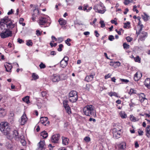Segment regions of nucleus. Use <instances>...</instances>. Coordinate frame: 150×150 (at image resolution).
Listing matches in <instances>:
<instances>
[{
    "instance_id": "nucleus-46",
    "label": "nucleus",
    "mask_w": 150,
    "mask_h": 150,
    "mask_svg": "<svg viewBox=\"0 0 150 150\" xmlns=\"http://www.w3.org/2000/svg\"><path fill=\"white\" fill-rule=\"evenodd\" d=\"M39 67L40 69H44L45 68L46 66L43 63L41 62L39 65Z\"/></svg>"
},
{
    "instance_id": "nucleus-61",
    "label": "nucleus",
    "mask_w": 150,
    "mask_h": 150,
    "mask_svg": "<svg viewBox=\"0 0 150 150\" xmlns=\"http://www.w3.org/2000/svg\"><path fill=\"white\" fill-rule=\"evenodd\" d=\"M138 133L139 135L142 136L143 134V132L142 131L139 130L138 131Z\"/></svg>"
},
{
    "instance_id": "nucleus-5",
    "label": "nucleus",
    "mask_w": 150,
    "mask_h": 150,
    "mask_svg": "<svg viewBox=\"0 0 150 150\" xmlns=\"http://www.w3.org/2000/svg\"><path fill=\"white\" fill-rule=\"evenodd\" d=\"M9 20L8 17H5L1 20L0 21V33L2 32V31H4V28H5L6 23H8Z\"/></svg>"
},
{
    "instance_id": "nucleus-44",
    "label": "nucleus",
    "mask_w": 150,
    "mask_h": 150,
    "mask_svg": "<svg viewBox=\"0 0 150 150\" xmlns=\"http://www.w3.org/2000/svg\"><path fill=\"white\" fill-rule=\"evenodd\" d=\"M20 141L23 146H25L26 145V142L24 139H21Z\"/></svg>"
},
{
    "instance_id": "nucleus-11",
    "label": "nucleus",
    "mask_w": 150,
    "mask_h": 150,
    "mask_svg": "<svg viewBox=\"0 0 150 150\" xmlns=\"http://www.w3.org/2000/svg\"><path fill=\"white\" fill-rule=\"evenodd\" d=\"M48 119L47 117H40V122L45 126H47L49 124L50 122L47 120Z\"/></svg>"
},
{
    "instance_id": "nucleus-41",
    "label": "nucleus",
    "mask_w": 150,
    "mask_h": 150,
    "mask_svg": "<svg viewBox=\"0 0 150 150\" xmlns=\"http://www.w3.org/2000/svg\"><path fill=\"white\" fill-rule=\"evenodd\" d=\"M63 45L62 44L59 45V48L57 49V50L59 52H61L62 50V48H63Z\"/></svg>"
},
{
    "instance_id": "nucleus-60",
    "label": "nucleus",
    "mask_w": 150,
    "mask_h": 150,
    "mask_svg": "<svg viewBox=\"0 0 150 150\" xmlns=\"http://www.w3.org/2000/svg\"><path fill=\"white\" fill-rule=\"evenodd\" d=\"M36 34L37 36H40L41 34V32H40L39 30H37L36 31Z\"/></svg>"
},
{
    "instance_id": "nucleus-37",
    "label": "nucleus",
    "mask_w": 150,
    "mask_h": 150,
    "mask_svg": "<svg viewBox=\"0 0 150 150\" xmlns=\"http://www.w3.org/2000/svg\"><path fill=\"white\" fill-rule=\"evenodd\" d=\"M64 108L66 110L67 113L68 114H69L71 113V110L69 106L66 107Z\"/></svg>"
},
{
    "instance_id": "nucleus-6",
    "label": "nucleus",
    "mask_w": 150,
    "mask_h": 150,
    "mask_svg": "<svg viewBox=\"0 0 150 150\" xmlns=\"http://www.w3.org/2000/svg\"><path fill=\"white\" fill-rule=\"evenodd\" d=\"M4 31H2V32L0 34V35L1 38H4L12 36L11 31L8 30L6 28H4Z\"/></svg>"
},
{
    "instance_id": "nucleus-48",
    "label": "nucleus",
    "mask_w": 150,
    "mask_h": 150,
    "mask_svg": "<svg viewBox=\"0 0 150 150\" xmlns=\"http://www.w3.org/2000/svg\"><path fill=\"white\" fill-rule=\"evenodd\" d=\"M140 58H139V57L138 56H137L136 57L134 58V60L136 62H140Z\"/></svg>"
},
{
    "instance_id": "nucleus-50",
    "label": "nucleus",
    "mask_w": 150,
    "mask_h": 150,
    "mask_svg": "<svg viewBox=\"0 0 150 150\" xmlns=\"http://www.w3.org/2000/svg\"><path fill=\"white\" fill-rule=\"evenodd\" d=\"M33 12H34L33 14H35V15H36L37 16V15L39 13V10L38 8H35Z\"/></svg>"
},
{
    "instance_id": "nucleus-34",
    "label": "nucleus",
    "mask_w": 150,
    "mask_h": 150,
    "mask_svg": "<svg viewBox=\"0 0 150 150\" xmlns=\"http://www.w3.org/2000/svg\"><path fill=\"white\" fill-rule=\"evenodd\" d=\"M129 93L130 95L132 94H136V91L134 90V89L131 88L130 89L129 92Z\"/></svg>"
},
{
    "instance_id": "nucleus-1",
    "label": "nucleus",
    "mask_w": 150,
    "mask_h": 150,
    "mask_svg": "<svg viewBox=\"0 0 150 150\" xmlns=\"http://www.w3.org/2000/svg\"><path fill=\"white\" fill-rule=\"evenodd\" d=\"M0 130L3 134L6 136L8 139H10L12 138L11 128L8 122H1L0 124Z\"/></svg>"
},
{
    "instance_id": "nucleus-19",
    "label": "nucleus",
    "mask_w": 150,
    "mask_h": 150,
    "mask_svg": "<svg viewBox=\"0 0 150 150\" xmlns=\"http://www.w3.org/2000/svg\"><path fill=\"white\" fill-rule=\"evenodd\" d=\"M93 75H90L87 76L85 78V80L87 82H89L92 81L93 78Z\"/></svg>"
},
{
    "instance_id": "nucleus-24",
    "label": "nucleus",
    "mask_w": 150,
    "mask_h": 150,
    "mask_svg": "<svg viewBox=\"0 0 150 150\" xmlns=\"http://www.w3.org/2000/svg\"><path fill=\"white\" fill-rule=\"evenodd\" d=\"M58 21L59 22V24L61 25H64L67 23V21H66L62 18H60L59 19Z\"/></svg>"
},
{
    "instance_id": "nucleus-22",
    "label": "nucleus",
    "mask_w": 150,
    "mask_h": 150,
    "mask_svg": "<svg viewBox=\"0 0 150 150\" xmlns=\"http://www.w3.org/2000/svg\"><path fill=\"white\" fill-rule=\"evenodd\" d=\"M6 114V111L3 108H0V116H4Z\"/></svg>"
},
{
    "instance_id": "nucleus-35",
    "label": "nucleus",
    "mask_w": 150,
    "mask_h": 150,
    "mask_svg": "<svg viewBox=\"0 0 150 150\" xmlns=\"http://www.w3.org/2000/svg\"><path fill=\"white\" fill-rule=\"evenodd\" d=\"M42 96L43 97H45V98H47V93L46 91H42L41 93Z\"/></svg>"
},
{
    "instance_id": "nucleus-45",
    "label": "nucleus",
    "mask_w": 150,
    "mask_h": 150,
    "mask_svg": "<svg viewBox=\"0 0 150 150\" xmlns=\"http://www.w3.org/2000/svg\"><path fill=\"white\" fill-rule=\"evenodd\" d=\"M71 41V39L68 38L65 41V42L68 45L70 46L71 45V44L69 43V42H70Z\"/></svg>"
},
{
    "instance_id": "nucleus-53",
    "label": "nucleus",
    "mask_w": 150,
    "mask_h": 150,
    "mask_svg": "<svg viewBox=\"0 0 150 150\" xmlns=\"http://www.w3.org/2000/svg\"><path fill=\"white\" fill-rule=\"evenodd\" d=\"M108 39L110 41H112L115 39V38L113 35H110L108 37Z\"/></svg>"
},
{
    "instance_id": "nucleus-39",
    "label": "nucleus",
    "mask_w": 150,
    "mask_h": 150,
    "mask_svg": "<svg viewBox=\"0 0 150 150\" xmlns=\"http://www.w3.org/2000/svg\"><path fill=\"white\" fill-rule=\"evenodd\" d=\"M123 48L126 49H128L129 48L130 46L129 45L127 44L126 43H124L123 44Z\"/></svg>"
},
{
    "instance_id": "nucleus-3",
    "label": "nucleus",
    "mask_w": 150,
    "mask_h": 150,
    "mask_svg": "<svg viewBox=\"0 0 150 150\" xmlns=\"http://www.w3.org/2000/svg\"><path fill=\"white\" fill-rule=\"evenodd\" d=\"M93 9L96 12L101 14L104 13L106 11L105 7L101 2L96 4L93 6Z\"/></svg>"
},
{
    "instance_id": "nucleus-49",
    "label": "nucleus",
    "mask_w": 150,
    "mask_h": 150,
    "mask_svg": "<svg viewBox=\"0 0 150 150\" xmlns=\"http://www.w3.org/2000/svg\"><path fill=\"white\" fill-rule=\"evenodd\" d=\"M126 40L128 42H130L132 40L133 38L129 36L127 37L126 38Z\"/></svg>"
},
{
    "instance_id": "nucleus-23",
    "label": "nucleus",
    "mask_w": 150,
    "mask_h": 150,
    "mask_svg": "<svg viewBox=\"0 0 150 150\" xmlns=\"http://www.w3.org/2000/svg\"><path fill=\"white\" fill-rule=\"evenodd\" d=\"M78 99V96H76V98H74V96L69 97V100L70 102L72 103L76 102Z\"/></svg>"
},
{
    "instance_id": "nucleus-63",
    "label": "nucleus",
    "mask_w": 150,
    "mask_h": 150,
    "mask_svg": "<svg viewBox=\"0 0 150 150\" xmlns=\"http://www.w3.org/2000/svg\"><path fill=\"white\" fill-rule=\"evenodd\" d=\"M50 54L51 55H54L56 54V53L54 51H52L50 52Z\"/></svg>"
},
{
    "instance_id": "nucleus-32",
    "label": "nucleus",
    "mask_w": 150,
    "mask_h": 150,
    "mask_svg": "<svg viewBox=\"0 0 150 150\" xmlns=\"http://www.w3.org/2000/svg\"><path fill=\"white\" fill-rule=\"evenodd\" d=\"M130 119L132 121L136 122L138 120V119L132 115H130Z\"/></svg>"
},
{
    "instance_id": "nucleus-30",
    "label": "nucleus",
    "mask_w": 150,
    "mask_h": 150,
    "mask_svg": "<svg viewBox=\"0 0 150 150\" xmlns=\"http://www.w3.org/2000/svg\"><path fill=\"white\" fill-rule=\"evenodd\" d=\"M108 94L111 97L112 96H114L116 97H117V94L115 92H111L108 93Z\"/></svg>"
},
{
    "instance_id": "nucleus-8",
    "label": "nucleus",
    "mask_w": 150,
    "mask_h": 150,
    "mask_svg": "<svg viewBox=\"0 0 150 150\" xmlns=\"http://www.w3.org/2000/svg\"><path fill=\"white\" fill-rule=\"evenodd\" d=\"M51 79L53 82H58L61 80L60 75L57 74H53L51 76Z\"/></svg>"
},
{
    "instance_id": "nucleus-56",
    "label": "nucleus",
    "mask_w": 150,
    "mask_h": 150,
    "mask_svg": "<svg viewBox=\"0 0 150 150\" xmlns=\"http://www.w3.org/2000/svg\"><path fill=\"white\" fill-rule=\"evenodd\" d=\"M91 85L89 84H87L86 85L85 88L86 90L89 91Z\"/></svg>"
},
{
    "instance_id": "nucleus-20",
    "label": "nucleus",
    "mask_w": 150,
    "mask_h": 150,
    "mask_svg": "<svg viewBox=\"0 0 150 150\" xmlns=\"http://www.w3.org/2000/svg\"><path fill=\"white\" fill-rule=\"evenodd\" d=\"M62 139L63 144L64 145H67L68 144L69 139L67 138L62 137Z\"/></svg>"
},
{
    "instance_id": "nucleus-36",
    "label": "nucleus",
    "mask_w": 150,
    "mask_h": 150,
    "mask_svg": "<svg viewBox=\"0 0 150 150\" xmlns=\"http://www.w3.org/2000/svg\"><path fill=\"white\" fill-rule=\"evenodd\" d=\"M26 42V44L28 46H32V45L33 42H32L31 40H27Z\"/></svg>"
},
{
    "instance_id": "nucleus-12",
    "label": "nucleus",
    "mask_w": 150,
    "mask_h": 150,
    "mask_svg": "<svg viewBox=\"0 0 150 150\" xmlns=\"http://www.w3.org/2000/svg\"><path fill=\"white\" fill-rule=\"evenodd\" d=\"M27 118L25 114V115L24 114L21 117V119L19 120L20 122L21 125H23L25 124L27 122Z\"/></svg>"
},
{
    "instance_id": "nucleus-47",
    "label": "nucleus",
    "mask_w": 150,
    "mask_h": 150,
    "mask_svg": "<svg viewBox=\"0 0 150 150\" xmlns=\"http://www.w3.org/2000/svg\"><path fill=\"white\" fill-rule=\"evenodd\" d=\"M61 80H63L66 79V77L65 75L64 74H61L60 75Z\"/></svg>"
},
{
    "instance_id": "nucleus-55",
    "label": "nucleus",
    "mask_w": 150,
    "mask_h": 150,
    "mask_svg": "<svg viewBox=\"0 0 150 150\" xmlns=\"http://www.w3.org/2000/svg\"><path fill=\"white\" fill-rule=\"evenodd\" d=\"M57 40L59 43H60L63 41V39L62 37H59L57 39Z\"/></svg>"
},
{
    "instance_id": "nucleus-10",
    "label": "nucleus",
    "mask_w": 150,
    "mask_h": 150,
    "mask_svg": "<svg viewBox=\"0 0 150 150\" xmlns=\"http://www.w3.org/2000/svg\"><path fill=\"white\" fill-rule=\"evenodd\" d=\"M9 21L8 22V23H6V26L7 27V29L8 30L12 29L15 26L16 24H13V22L9 18Z\"/></svg>"
},
{
    "instance_id": "nucleus-16",
    "label": "nucleus",
    "mask_w": 150,
    "mask_h": 150,
    "mask_svg": "<svg viewBox=\"0 0 150 150\" xmlns=\"http://www.w3.org/2000/svg\"><path fill=\"white\" fill-rule=\"evenodd\" d=\"M77 96V92L74 91H71L69 94V97L74 96L75 98Z\"/></svg>"
},
{
    "instance_id": "nucleus-9",
    "label": "nucleus",
    "mask_w": 150,
    "mask_h": 150,
    "mask_svg": "<svg viewBox=\"0 0 150 150\" xmlns=\"http://www.w3.org/2000/svg\"><path fill=\"white\" fill-rule=\"evenodd\" d=\"M60 137V135L59 134H54L51 137V140L52 142L55 143H58Z\"/></svg>"
},
{
    "instance_id": "nucleus-58",
    "label": "nucleus",
    "mask_w": 150,
    "mask_h": 150,
    "mask_svg": "<svg viewBox=\"0 0 150 150\" xmlns=\"http://www.w3.org/2000/svg\"><path fill=\"white\" fill-rule=\"evenodd\" d=\"M36 17H37V16L36 15H35V14H32V19L33 21H35Z\"/></svg>"
},
{
    "instance_id": "nucleus-62",
    "label": "nucleus",
    "mask_w": 150,
    "mask_h": 150,
    "mask_svg": "<svg viewBox=\"0 0 150 150\" xmlns=\"http://www.w3.org/2000/svg\"><path fill=\"white\" fill-rule=\"evenodd\" d=\"M95 33V35L96 37H98L99 36V34L98 33V31L97 30H95L94 32Z\"/></svg>"
},
{
    "instance_id": "nucleus-52",
    "label": "nucleus",
    "mask_w": 150,
    "mask_h": 150,
    "mask_svg": "<svg viewBox=\"0 0 150 150\" xmlns=\"http://www.w3.org/2000/svg\"><path fill=\"white\" fill-rule=\"evenodd\" d=\"M84 140L86 142H89L90 141V138L89 137H86L84 138Z\"/></svg>"
},
{
    "instance_id": "nucleus-54",
    "label": "nucleus",
    "mask_w": 150,
    "mask_h": 150,
    "mask_svg": "<svg viewBox=\"0 0 150 150\" xmlns=\"http://www.w3.org/2000/svg\"><path fill=\"white\" fill-rule=\"evenodd\" d=\"M124 4L125 5L128 4L131 2L129 0H124Z\"/></svg>"
},
{
    "instance_id": "nucleus-2",
    "label": "nucleus",
    "mask_w": 150,
    "mask_h": 150,
    "mask_svg": "<svg viewBox=\"0 0 150 150\" xmlns=\"http://www.w3.org/2000/svg\"><path fill=\"white\" fill-rule=\"evenodd\" d=\"M83 112L85 115L91 117L96 115L95 110L92 105H87L83 108Z\"/></svg>"
},
{
    "instance_id": "nucleus-42",
    "label": "nucleus",
    "mask_w": 150,
    "mask_h": 150,
    "mask_svg": "<svg viewBox=\"0 0 150 150\" xmlns=\"http://www.w3.org/2000/svg\"><path fill=\"white\" fill-rule=\"evenodd\" d=\"M120 114L121 117L122 118H125L127 117V115L124 113H120Z\"/></svg>"
},
{
    "instance_id": "nucleus-40",
    "label": "nucleus",
    "mask_w": 150,
    "mask_h": 150,
    "mask_svg": "<svg viewBox=\"0 0 150 150\" xmlns=\"http://www.w3.org/2000/svg\"><path fill=\"white\" fill-rule=\"evenodd\" d=\"M32 77L34 80H36L39 78V76L38 75L35 74V73H33Z\"/></svg>"
},
{
    "instance_id": "nucleus-38",
    "label": "nucleus",
    "mask_w": 150,
    "mask_h": 150,
    "mask_svg": "<svg viewBox=\"0 0 150 150\" xmlns=\"http://www.w3.org/2000/svg\"><path fill=\"white\" fill-rule=\"evenodd\" d=\"M68 101L66 100H65L63 101V103L64 108H66V107L69 106V105L68 104Z\"/></svg>"
},
{
    "instance_id": "nucleus-43",
    "label": "nucleus",
    "mask_w": 150,
    "mask_h": 150,
    "mask_svg": "<svg viewBox=\"0 0 150 150\" xmlns=\"http://www.w3.org/2000/svg\"><path fill=\"white\" fill-rule=\"evenodd\" d=\"M144 21H147L148 20L149 16L146 14L144 13V16H142Z\"/></svg>"
},
{
    "instance_id": "nucleus-4",
    "label": "nucleus",
    "mask_w": 150,
    "mask_h": 150,
    "mask_svg": "<svg viewBox=\"0 0 150 150\" xmlns=\"http://www.w3.org/2000/svg\"><path fill=\"white\" fill-rule=\"evenodd\" d=\"M48 19L43 17H41L39 19L38 22L40 25L42 27L43 25H45L46 24V25L44 26V27H48L50 25V23L48 22Z\"/></svg>"
},
{
    "instance_id": "nucleus-21",
    "label": "nucleus",
    "mask_w": 150,
    "mask_h": 150,
    "mask_svg": "<svg viewBox=\"0 0 150 150\" xmlns=\"http://www.w3.org/2000/svg\"><path fill=\"white\" fill-rule=\"evenodd\" d=\"M126 144L125 142H123L118 145L119 148L122 150H124L126 148Z\"/></svg>"
},
{
    "instance_id": "nucleus-13",
    "label": "nucleus",
    "mask_w": 150,
    "mask_h": 150,
    "mask_svg": "<svg viewBox=\"0 0 150 150\" xmlns=\"http://www.w3.org/2000/svg\"><path fill=\"white\" fill-rule=\"evenodd\" d=\"M147 36L148 34L147 32L142 31L140 34L139 39L141 41H144Z\"/></svg>"
},
{
    "instance_id": "nucleus-31",
    "label": "nucleus",
    "mask_w": 150,
    "mask_h": 150,
    "mask_svg": "<svg viewBox=\"0 0 150 150\" xmlns=\"http://www.w3.org/2000/svg\"><path fill=\"white\" fill-rule=\"evenodd\" d=\"M67 5H70L74 3V0H65Z\"/></svg>"
},
{
    "instance_id": "nucleus-14",
    "label": "nucleus",
    "mask_w": 150,
    "mask_h": 150,
    "mask_svg": "<svg viewBox=\"0 0 150 150\" xmlns=\"http://www.w3.org/2000/svg\"><path fill=\"white\" fill-rule=\"evenodd\" d=\"M68 62L66 60H64L63 58L60 62V65L61 67L63 68H65L67 65Z\"/></svg>"
},
{
    "instance_id": "nucleus-59",
    "label": "nucleus",
    "mask_w": 150,
    "mask_h": 150,
    "mask_svg": "<svg viewBox=\"0 0 150 150\" xmlns=\"http://www.w3.org/2000/svg\"><path fill=\"white\" fill-rule=\"evenodd\" d=\"M111 23L112 24H114L115 25H117V21H115L114 20H112L110 21Z\"/></svg>"
},
{
    "instance_id": "nucleus-27",
    "label": "nucleus",
    "mask_w": 150,
    "mask_h": 150,
    "mask_svg": "<svg viewBox=\"0 0 150 150\" xmlns=\"http://www.w3.org/2000/svg\"><path fill=\"white\" fill-rule=\"evenodd\" d=\"M29 96H26L22 99L23 100L26 102L27 104H28L30 103L29 100Z\"/></svg>"
},
{
    "instance_id": "nucleus-33",
    "label": "nucleus",
    "mask_w": 150,
    "mask_h": 150,
    "mask_svg": "<svg viewBox=\"0 0 150 150\" xmlns=\"http://www.w3.org/2000/svg\"><path fill=\"white\" fill-rule=\"evenodd\" d=\"M150 82V79L149 78H146L144 81V84L145 86L147 87L148 86V85Z\"/></svg>"
},
{
    "instance_id": "nucleus-51",
    "label": "nucleus",
    "mask_w": 150,
    "mask_h": 150,
    "mask_svg": "<svg viewBox=\"0 0 150 150\" xmlns=\"http://www.w3.org/2000/svg\"><path fill=\"white\" fill-rule=\"evenodd\" d=\"M100 23L101 25L100 26L101 28H103L105 26V24L103 21H101L100 22Z\"/></svg>"
},
{
    "instance_id": "nucleus-26",
    "label": "nucleus",
    "mask_w": 150,
    "mask_h": 150,
    "mask_svg": "<svg viewBox=\"0 0 150 150\" xmlns=\"http://www.w3.org/2000/svg\"><path fill=\"white\" fill-rule=\"evenodd\" d=\"M41 135L42 137L44 138H46L48 137V134L46 132L44 131L41 133Z\"/></svg>"
},
{
    "instance_id": "nucleus-15",
    "label": "nucleus",
    "mask_w": 150,
    "mask_h": 150,
    "mask_svg": "<svg viewBox=\"0 0 150 150\" xmlns=\"http://www.w3.org/2000/svg\"><path fill=\"white\" fill-rule=\"evenodd\" d=\"M45 145L44 141H40L38 143V145L39 146V149L40 150H42L43 149H45L44 146Z\"/></svg>"
},
{
    "instance_id": "nucleus-64",
    "label": "nucleus",
    "mask_w": 150,
    "mask_h": 150,
    "mask_svg": "<svg viewBox=\"0 0 150 150\" xmlns=\"http://www.w3.org/2000/svg\"><path fill=\"white\" fill-rule=\"evenodd\" d=\"M18 42L21 44V43L22 42H23V40L21 39H20V38H18Z\"/></svg>"
},
{
    "instance_id": "nucleus-25",
    "label": "nucleus",
    "mask_w": 150,
    "mask_h": 150,
    "mask_svg": "<svg viewBox=\"0 0 150 150\" xmlns=\"http://www.w3.org/2000/svg\"><path fill=\"white\" fill-rule=\"evenodd\" d=\"M11 134L12 135V138L13 137H18V133L17 130H14L12 134Z\"/></svg>"
},
{
    "instance_id": "nucleus-57",
    "label": "nucleus",
    "mask_w": 150,
    "mask_h": 150,
    "mask_svg": "<svg viewBox=\"0 0 150 150\" xmlns=\"http://www.w3.org/2000/svg\"><path fill=\"white\" fill-rule=\"evenodd\" d=\"M120 79L122 82H124L126 83H128L129 81V80L127 79Z\"/></svg>"
},
{
    "instance_id": "nucleus-17",
    "label": "nucleus",
    "mask_w": 150,
    "mask_h": 150,
    "mask_svg": "<svg viewBox=\"0 0 150 150\" xmlns=\"http://www.w3.org/2000/svg\"><path fill=\"white\" fill-rule=\"evenodd\" d=\"M139 100L141 102H143L145 99H146L145 98V96L143 93H140L139 94Z\"/></svg>"
},
{
    "instance_id": "nucleus-28",
    "label": "nucleus",
    "mask_w": 150,
    "mask_h": 150,
    "mask_svg": "<svg viewBox=\"0 0 150 150\" xmlns=\"http://www.w3.org/2000/svg\"><path fill=\"white\" fill-rule=\"evenodd\" d=\"M5 67L6 69V70L7 72L10 71L12 67V66L10 64L6 65V66H5Z\"/></svg>"
},
{
    "instance_id": "nucleus-29",
    "label": "nucleus",
    "mask_w": 150,
    "mask_h": 150,
    "mask_svg": "<svg viewBox=\"0 0 150 150\" xmlns=\"http://www.w3.org/2000/svg\"><path fill=\"white\" fill-rule=\"evenodd\" d=\"M146 135L147 137L149 138L150 137V129L149 127H147L146 129Z\"/></svg>"
},
{
    "instance_id": "nucleus-7",
    "label": "nucleus",
    "mask_w": 150,
    "mask_h": 150,
    "mask_svg": "<svg viewBox=\"0 0 150 150\" xmlns=\"http://www.w3.org/2000/svg\"><path fill=\"white\" fill-rule=\"evenodd\" d=\"M113 137L117 139L120 137L121 136V130H118L117 129L114 128L112 130Z\"/></svg>"
},
{
    "instance_id": "nucleus-18",
    "label": "nucleus",
    "mask_w": 150,
    "mask_h": 150,
    "mask_svg": "<svg viewBox=\"0 0 150 150\" xmlns=\"http://www.w3.org/2000/svg\"><path fill=\"white\" fill-rule=\"evenodd\" d=\"M138 74L140 75L141 77L142 76V74L140 72H137L134 75V79L135 81H138L140 78L139 76V77L138 76Z\"/></svg>"
}]
</instances>
